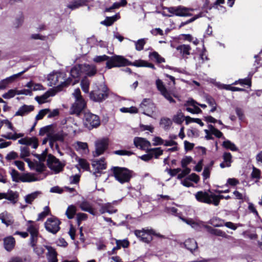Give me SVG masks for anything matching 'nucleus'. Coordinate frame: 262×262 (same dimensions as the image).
Masks as SVG:
<instances>
[{"label": "nucleus", "mask_w": 262, "mask_h": 262, "mask_svg": "<svg viewBox=\"0 0 262 262\" xmlns=\"http://www.w3.org/2000/svg\"><path fill=\"white\" fill-rule=\"evenodd\" d=\"M72 95L75 98V102L71 107L70 113L79 115L85 108L86 102L82 97L79 89H75Z\"/></svg>", "instance_id": "obj_1"}, {"label": "nucleus", "mask_w": 262, "mask_h": 262, "mask_svg": "<svg viewBox=\"0 0 262 262\" xmlns=\"http://www.w3.org/2000/svg\"><path fill=\"white\" fill-rule=\"evenodd\" d=\"M113 171L115 179L121 184L128 182L133 176V171L124 167H114Z\"/></svg>", "instance_id": "obj_2"}, {"label": "nucleus", "mask_w": 262, "mask_h": 262, "mask_svg": "<svg viewBox=\"0 0 262 262\" xmlns=\"http://www.w3.org/2000/svg\"><path fill=\"white\" fill-rule=\"evenodd\" d=\"M108 96V89L104 84L96 85L90 94V99L95 102H101Z\"/></svg>", "instance_id": "obj_3"}, {"label": "nucleus", "mask_w": 262, "mask_h": 262, "mask_svg": "<svg viewBox=\"0 0 262 262\" xmlns=\"http://www.w3.org/2000/svg\"><path fill=\"white\" fill-rule=\"evenodd\" d=\"M195 196L199 202L209 204H213L216 206L219 205V199L215 194H209L206 192L200 191L195 194Z\"/></svg>", "instance_id": "obj_4"}, {"label": "nucleus", "mask_w": 262, "mask_h": 262, "mask_svg": "<svg viewBox=\"0 0 262 262\" xmlns=\"http://www.w3.org/2000/svg\"><path fill=\"white\" fill-rule=\"evenodd\" d=\"M130 65V62L122 56L115 55L109 57V60L106 63V67L108 69L114 67H120Z\"/></svg>", "instance_id": "obj_5"}, {"label": "nucleus", "mask_w": 262, "mask_h": 262, "mask_svg": "<svg viewBox=\"0 0 262 262\" xmlns=\"http://www.w3.org/2000/svg\"><path fill=\"white\" fill-rule=\"evenodd\" d=\"M47 165L50 169L53 170L56 173L61 171L65 166V163L60 162L55 156L50 154L48 156Z\"/></svg>", "instance_id": "obj_6"}, {"label": "nucleus", "mask_w": 262, "mask_h": 262, "mask_svg": "<svg viewBox=\"0 0 262 262\" xmlns=\"http://www.w3.org/2000/svg\"><path fill=\"white\" fill-rule=\"evenodd\" d=\"M84 121L85 126L89 129L97 127L100 124L99 117L90 112L85 113Z\"/></svg>", "instance_id": "obj_7"}, {"label": "nucleus", "mask_w": 262, "mask_h": 262, "mask_svg": "<svg viewBox=\"0 0 262 262\" xmlns=\"http://www.w3.org/2000/svg\"><path fill=\"white\" fill-rule=\"evenodd\" d=\"M60 221L56 217L48 219L45 223L46 230L53 234L56 233L60 229Z\"/></svg>", "instance_id": "obj_8"}, {"label": "nucleus", "mask_w": 262, "mask_h": 262, "mask_svg": "<svg viewBox=\"0 0 262 262\" xmlns=\"http://www.w3.org/2000/svg\"><path fill=\"white\" fill-rule=\"evenodd\" d=\"M157 89L160 91L161 94L170 103H175V100L172 98L170 92L168 91L163 81L158 79L156 81Z\"/></svg>", "instance_id": "obj_9"}, {"label": "nucleus", "mask_w": 262, "mask_h": 262, "mask_svg": "<svg viewBox=\"0 0 262 262\" xmlns=\"http://www.w3.org/2000/svg\"><path fill=\"white\" fill-rule=\"evenodd\" d=\"M155 106L151 100L149 99H144L140 105L139 109L141 112L148 116H150L149 113L154 111Z\"/></svg>", "instance_id": "obj_10"}, {"label": "nucleus", "mask_w": 262, "mask_h": 262, "mask_svg": "<svg viewBox=\"0 0 262 262\" xmlns=\"http://www.w3.org/2000/svg\"><path fill=\"white\" fill-rule=\"evenodd\" d=\"M38 226L36 224L27 225V230L30 234V245L34 246L35 243H37L39 234Z\"/></svg>", "instance_id": "obj_11"}, {"label": "nucleus", "mask_w": 262, "mask_h": 262, "mask_svg": "<svg viewBox=\"0 0 262 262\" xmlns=\"http://www.w3.org/2000/svg\"><path fill=\"white\" fill-rule=\"evenodd\" d=\"M95 150L93 152V156L98 157L103 154L104 151L107 148V140L105 139L98 140L95 142Z\"/></svg>", "instance_id": "obj_12"}, {"label": "nucleus", "mask_w": 262, "mask_h": 262, "mask_svg": "<svg viewBox=\"0 0 262 262\" xmlns=\"http://www.w3.org/2000/svg\"><path fill=\"white\" fill-rule=\"evenodd\" d=\"M28 69L29 68H26L24 71L17 74H14L9 77H7L3 80H2L0 81V89L3 90L5 89L8 84L12 83L15 81H16L18 78H19V77L21 75H22L24 73L27 71Z\"/></svg>", "instance_id": "obj_13"}, {"label": "nucleus", "mask_w": 262, "mask_h": 262, "mask_svg": "<svg viewBox=\"0 0 262 262\" xmlns=\"http://www.w3.org/2000/svg\"><path fill=\"white\" fill-rule=\"evenodd\" d=\"M135 235L141 240L145 243H148L151 240L150 234H154V231L152 230H136L135 231Z\"/></svg>", "instance_id": "obj_14"}, {"label": "nucleus", "mask_w": 262, "mask_h": 262, "mask_svg": "<svg viewBox=\"0 0 262 262\" xmlns=\"http://www.w3.org/2000/svg\"><path fill=\"white\" fill-rule=\"evenodd\" d=\"M79 207L84 211L88 212L90 214L96 215L97 211L92 207V204L86 200L83 199L81 202H79Z\"/></svg>", "instance_id": "obj_15"}, {"label": "nucleus", "mask_w": 262, "mask_h": 262, "mask_svg": "<svg viewBox=\"0 0 262 262\" xmlns=\"http://www.w3.org/2000/svg\"><path fill=\"white\" fill-rule=\"evenodd\" d=\"M134 143L135 146L141 149L144 150L150 146V143L145 139L140 137H136L134 140Z\"/></svg>", "instance_id": "obj_16"}, {"label": "nucleus", "mask_w": 262, "mask_h": 262, "mask_svg": "<svg viewBox=\"0 0 262 262\" xmlns=\"http://www.w3.org/2000/svg\"><path fill=\"white\" fill-rule=\"evenodd\" d=\"M81 72L84 73L87 76L91 77L95 75L97 72L96 67L93 64H81Z\"/></svg>", "instance_id": "obj_17"}, {"label": "nucleus", "mask_w": 262, "mask_h": 262, "mask_svg": "<svg viewBox=\"0 0 262 262\" xmlns=\"http://www.w3.org/2000/svg\"><path fill=\"white\" fill-rule=\"evenodd\" d=\"M18 142L22 145H32V147L34 149H36L38 145V140L36 137L22 138Z\"/></svg>", "instance_id": "obj_18"}, {"label": "nucleus", "mask_w": 262, "mask_h": 262, "mask_svg": "<svg viewBox=\"0 0 262 262\" xmlns=\"http://www.w3.org/2000/svg\"><path fill=\"white\" fill-rule=\"evenodd\" d=\"M62 78V74L59 72L50 74L48 77L49 81V86H53L57 85L59 80Z\"/></svg>", "instance_id": "obj_19"}, {"label": "nucleus", "mask_w": 262, "mask_h": 262, "mask_svg": "<svg viewBox=\"0 0 262 262\" xmlns=\"http://www.w3.org/2000/svg\"><path fill=\"white\" fill-rule=\"evenodd\" d=\"M223 162L220 164V166L222 168L225 167H229L231 166L232 162V156L229 152H225L223 155Z\"/></svg>", "instance_id": "obj_20"}, {"label": "nucleus", "mask_w": 262, "mask_h": 262, "mask_svg": "<svg viewBox=\"0 0 262 262\" xmlns=\"http://www.w3.org/2000/svg\"><path fill=\"white\" fill-rule=\"evenodd\" d=\"M92 167L95 170L94 173H98L100 170L105 169L106 168V163L103 158L99 160H94L92 164Z\"/></svg>", "instance_id": "obj_21"}, {"label": "nucleus", "mask_w": 262, "mask_h": 262, "mask_svg": "<svg viewBox=\"0 0 262 262\" xmlns=\"http://www.w3.org/2000/svg\"><path fill=\"white\" fill-rule=\"evenodd\" d=\"M15 240L12 236H8L4 239V245L5 249L8 251H11L14 247Z\"/></svg>", "instance_id": "obj_22"}, {"label": "nucleus", "mask_w": 262, "mask_h": 262, "mask_svg": "<svg viewBox=\"0 0 262 262\" xmlns=\"http://www.w3.org/2000/svg\"><path fill=\"white\" fill-rule=\"evenodd\" d=\"M48 250L47 259L48 262H57V252L51 246H46Z\"/></svg>", "instance_id": "obj_23"}, {"label": "nucleus", "mask_w": 262, "mask_h": 262, "mask_svg": "<svg viewBox=\"0 0 262 262\" xmlns=\"http://www.w3.org/2000/svg\"><path fill=\"white\" fill-rule=\"evenodd\" d=\"M68 134L64 132L62 129L58 130L56 133L53 132L52 134L50 135L53 140L56 141H60L61 142L64 141V138Z\"/></svg>", "instance_id": "obj_24"}, {"label": "nucleus", "mask_w": 262, "mask_h": 262, "mask_svg": "<svg viewBox=\"0 0 262 262\" xmlns=\"http://www.w3.org/2000/svg\"><path fill=\"white\" fill-rule=\"evenodd\" d=\"M76 150L82 154H86L89 152L88 145L85 142H76L74 144Z\"/></svg>", "instance_id": "obj_25"}, {"label": "nucleus", "mask_w": 262, "mask_h": 262, "mask_svg": "<svg viewBox=\"0 0 262 262\" xmlns=\"http://www.w3.org/2000/svg\"><path fill=\"white\" fill-rule=\"evenodd\" d=\"M18 196V193L16 191H13L12 190H8L5 193V199L13 204L17 202Z\"/></svg>", "instance_id": "obj_26"}, {"label": "nucleus", "mask_w": 262, "mask_h": 262, "mask_svg": "<svg viewBox=\"0 0 262 262\" xmlns=\"http://www.w3.org/2000/svg\"><path fill=\"white\" fill-rule=\"evenodd\" d=\"M34 107L32 105H24L20 107L18 110L15 113V116H24L32 111Z\"/></svg>", "instance_id": "obj_27"}, {"label": "nucleus", "mask_w": 262, "mask_h": 262, "mask_svg": "<svg viewBox=\"0 0 262 262\" xmlns=\"http://www.w3.org/2000/svg\"><path fill=\"white\" fill-rule=\"evenodd\" d=\"M185 247L191 252L198 249V244L196 241L192 238H188L184 243Z\"/></svg>", "instance_id": "obj_28"}, {"label": "nucleus", "mask_w": 262, "mask_h": 262, "mask_svg": "<svg viewBox=\"0 0 262 262\" xmlns=\"http://www.w3.org/2000/svg\"><path fill=\"white\" fill-rule=\"evenodd\" d=\"M193 11V9L187 8L183 6H178V16L186 17L190 16L192 14L190 11Z\"/></svg>", "instance_id": "obj_29"}, {"label": "nucleus", "mask_w": 262, "mask_h": 262, "mask_svg": "<svg viewBox=\"0 0 262 262\" xmlns=\"http://www.w3.org/2000/svg\"><path fill=\"white\" fill-rule=\"evenodd\" d=\"M205 228L207 229L208 231L211 234L225 238L227 237V236L226 233L221 230L213 228L209 226H205Z\"/></svg>", "instance_id": "obj_30"}, {"label": "nucleus", "mask_w": 262, "mask_h": 262, "mask_svg": "<svg viewBox=\"0 0 262 262\" xmlns=\"http://www.w3.org/2000/svg\"><path fill=\"white\" fill-rule=\"evenodd\" d=\"M38 179L35 177V175L31 173H23L21 180L22 182H31L38 181Z\"/></svg>", "instance_id": "obj_31"}, {"label": "nucleus", "mask_w": 262, "mask_h": 262, "mask_svg": "<svg viewBox=\"0 0 262 262\" xmlns=\"http://www.w3.org/2000/svg\"><path fill=\"white\" fill-rule=\"evenodd\" d=\"M40 194H41V192L37 191L27 195L25 197V202L27 204H31Z\"/></svg>", "instance_id": "obj_32"}, {"label": "nucleus", "mask_w": 262, "mask_h": 262, "mask_svg": "<svg viewBox=\"0 0 262 262\" xmlns=\"http://www.w3.org/2000/svg\"><path fill=\"white\" fill-rule=\"evenodd\" d=\"M86 2L85 0H75L72 2L68 5L67 7L68 8L73 10L84 5Z\"/></svg>", "instance_id": "obj_33"}, {"label": "nucleus", "mask_w": 262, "mask_h": 262, "mask_svg": "<svg viewBox=\"0 0 262 262\" xmlns=\"http://www.w3.org/2000/svg\"><path fill=\"white\" fill-rule=\"evenodd\" d=\"M29 89L34 91L43 90L44 88L43 86L40 83H35L33 81H30L28 82L26 85Z\"/></svg>", "instance_id": "obj_34"}, {"label": "nucleus", "mask_w": 262, "mask_h": 262, "mask_svg": "<svg viewBox=\"0 0 262 262\" xmlns=\"http://www.w3.org/2000/svg\"><path fill=\"white\" fill-rule=\"evenodd\" d=\"M53 125H50L41 128L39 133V135L43 136L47 134L48 136L49 135H52L53 132Z\"/></svg>", "instance_id": "obj_35"}, {"label": "nucleus", "mask_w": 262, "mask_h": 262, "mask_svg": "<svg viewBox=\"0 0 262 262\" xmlns=\"http://www.w3.org/2000/svg\"><path fill=\"white\" fill-rule=\"evenodd\" d=\"M119 17V16L117 14L112 17H106L104 20L101 22V24L106 26H111Z\"/></svg>", "instance_id": "obj_36"}, {"label": "nucleus", "mask_w": 262, "mask_h": 262, "mask_svg": "<svg viewBox=\"0 0 262 262\" xmlns=\"http://www.w3.org/2000/svg\"><path fill=\"white\" fill-rule=\"evenodd\" d=\"M222 146L226 149H230L232 151H235L238 150V148L235 146V145L233 143L231 142L230 141L228 140L223 142Z\"/></svg>", "instance_id": "obj_37"}, {"label": "nucleus", "mask_w": 262, "mask_h": 262, "mask_svg": "<svg viewBox=\"0 0 262 262\" xmlns=\"http://www.w3.org/2000/svg\"><path fill=\"white\" fill-rule=\"evenodd\" d=\"M177 50H180L183 56L189 55L191 48L189 45H183L177 47Z\"/></svg>", "instance_id": "obj_38"}, {"label": "nucleus", "mask_w": 262, "mask_h": 262, "mask_svg": "<svg viewBox=\"0 0 262 262\" xmlns=\"http://www.w3.org/2000/svg\"><path fill=\"white\" fill-rule=\"evenodd\" d=\"M12 181L15 182H20L21 180L22 174L19 173L17 170L12 169L10 172Z\"/></svg>", "instance_id": "obj_39"}, {"label": "nucleus", "mask_w": 262, "mask_h": 262, "mask_svg": "<svg viewBox=\"0 0 262 262\" xmlns=\"http://www.w3.org/2000/svg\"><path fill=\"white\" fill-rule=\"evenodd\" d=\"M76 207L73 205H71L69 206L68 208H67L66 214L68 219H72L74 217L76 213Z\"/></svg>", "instance_id": "obj_40"}, {"label": "nucleus", "mask_w": 262, "mask_h": 262, "mask_svg": "<svg viewBox=\"0 0 262 262\" xmlns=\"http://www.w3.org/2000/svg\"><path fill=\"white\" fill-rule=\"evenodd\" d=\"M81 72V65L75 66L71 70V76L73 78H78L80 75Z\"/></svg>", "instance_id": "obj_41"}, {"label": "nucleus", "mask_w": 262, "mask_h": 262, "mask_svg": "<svg viewBox=\"0 0 262 262\" xmlns=\"http://www.w3.org/2000/svg\"><path fill=\"white\" fill-rule=\"evenodd\" d=\"M20 157L21 159L25 160L26 157H29L30 155V149L27 146L20 147Z\"/></svg>", "instance_id": "obj_42"}, {"label": "nucleus", "mask_w": 262, "mask_h": 262, "mask_svg": "<svg viewBox=\"0 0 262 262\" xmlns=\"http://www.w3.org/2000/svg\"><path fill=\"white\" fill-rule=\"evenodd\" d=\"M81 87L83 91L88 93L89 91L90 81L86 78L82 79L81 81Z\"/></svg>", "instance_id": "obj_43"}, {"label": "nucleus", "mask_w": 262, "mask_h": 262, "mask_svg": "<svg viewBox=\"0 0 262 262\" xmlns=\"http://www.w3.org/2000/svg\"><path fill=\"white\" fill-rule=\"evenodd\" d=\"M52 95L50 94L49 91L47 92L44 95L41 96H36L35 100L40 104L46 102L47 99Z\"/></svg>", "instance_id": "obj_44"}, {"label": "nucleus", "mask_w": 262, "mask_h": 262, "mask_svg": "<svg viewBox=\"0 0 262 262\" xmlns=\"http://www.w3.org/2000/svg\"><path fill=\"white\" fill-rule=\"evenodd\" d=\"M136 47V49L137 51H141L143 49L144 46L146 43V39H140L136 41H134Z\"/></svg>", "instance_id": "obj_45"}, {"label": "nucleus", "mask_w": 262, "mask_h": 262, "mask_svg": "<svg viewBox=\"0 0 262 262\" xmlns=\"http://www.w3.org/2000/svg\"><path fill=\"white\" fill-rule=\"evenodd\" d=\"M160 124L165 129H168L172 124L171 121L168 118H162L160 120Z\"/></svg>", "instance_id": "obj_46"}, {"label": "nucleus", "mask_w": 262, "mask_h": 262, "mask_svg": "<svg viewBox=\"0 0 262 262\" xmlns=\"http://www.w3.org/2000/svg\"><path fill=\"white\" fill-rule=\"evenodd\" d=\"M149 150L152 157H153L154 156L156 158H158L160 156L163 154V150L160 147L151 148L149 149Z\"/></svg>", "instance_id": "obj_47"}, {"label": "nucleus", "mask_w": 262, "mask_h": 262, "mask_svg": "<svg viewBox=\"0 0 262 262\" xmlns=\"http://www.w3.org/2000/svg\"><path fill=\"white\" fill-rule=\"evenodd\" d=\"M35 243L34 246H31L33 248V251L38 256H41L45 252L43 248L41 246L36 245Z\"/></svg>", "instance_id": "obj_48"}, {"label": "nucleus", "mask_w": 262, "mask_h": 262, "mask_svg": "<svg viewBox=\"0 0 262 262\" xmlns=\"http://www.w3.org/2000/svg\"><path fill=\"white\" fill-rule=\"evenodd\" d=\"M151 58H154L158 63H162L165 62V59L161 57L157 52H153L150 54Z\"/></svg>", "instance_id": "obj_49"}, {"label": "nucleus", "mask_w": 262, "mask_h": 262, "mask_svg": "<svg viewBox=\"0 0 262 262\" xmlns=\"http://www.w3.org/2000/svg\"><path fill=\"white\" fill-rule=\"evenodd\" d=\"M78 162L79 165L85 170H88L90 168L89 164L87 161L84 159L78 158Z\"/></svg>", "instance_id": "obj_50"}, {"label": "nucleus", "mask_w": 262, "mask_h": 262, "mask_svg": "<svg viewBox=\"0 0 262 262\" xmlns=\"http://www.w3.org/2000/svg\"><path fill=\"white\" fill-rule=\"evenodd\" d=\"M50 209L48 206L45 207L43 208V211L38 214L37 221L43 220L47 215L50 213Z\"/></svg>", "instance_id": "obj_51"}, {"label": "nucleus", "mask_w": 262, "mask_h": 262, "mask_svg": "<svg viewBox=\"0 0 262 262\" xmlns=\"http://www.w3.org/2000/svg\"><path fill=\"white\" fill-rule=\"evenodd\" d=\"M18 91L16 90H10L8 92L3 95V97L5 99H10L13 97L15 95H17Z\"/></svg>", "instance_id": "obj_52"}, {"label": "nucleus", "mask_w": 262, "mask_h": 262, "mask_svg": "<svg viewBox=\"0 0 262 262\" xmlns=\"http://www.w3.org/2000/svg\"><path fill=\"white\" fill-rule=\"evenodd\" d=\"M208 128L211 133L215 136L217 138H221L223 136V134L217 129L215 128L213 125H209Z\"/></svg>", "instance_id": "obj_53"}, {"label": "nucleus", "mask_w": 262, "mask_h": 262, "mask_svg": "<svg viewBox=\"0 0 262 262\" xmlns=\"http://www.w3.org/2000/svg\"><path fill=\"white\" fill-rule=\"evenodd\" d=\"M6 219V226H8L12 225L14 223V220L12 216L7 212H3Z\"/></svg>", "instance_id": "obj_54"}, {"label": "nucleus", "mask_w": 262, "mask_h": 262, "mask_svg": "<svg viewBox=\"0 0 262 262\" xmlns=\"http://www.w3.org/2000/svg\"><path fill=\"white\" fill-rule=\"evenodd\" d=\"M260 170L259 169L253 166L252 168V171L251 174V178L253 179H259L260 178Z\"/></svg>", "instance_id": "obj_55"}, {"label": "nucleus", "mask_w": 262, "mask_h": 262, "mask_svg": "<svg viewBox=\"0 0 262 262\" xmlns=\"http://www.w3.org/2000/svg\"><path fill=\"white\" fill-rule=\"evenodd\" d=\"M50 112V109L46 108L40 110L38 114L36 116L35 119L37 122V120L41 119L43 117Z\"/></svg>", "instance_id": "obj_56"}, {"label": "nucleus", "mask_w": 262, "mask_h": 262, "mask_svg": "<svg viewBox=\"0 0 262 262\" xmlns=\"http://www.w3.org/2000/svg\"><path fill=\"white\" fill-rule=\"evenodd\" d=\"M35 164V170L36 171L41 172L45 170L46 166L43 163L36 161Z\"/></svg>", "instance_id": "obj_57"}, {"label": "nucleus", "mask_w": 262, "mask_h": 262, "mask_svg": "<svg viewBox=\"0 0 262 262\" xmlns=\"http://www.w3.org/2000/svg\"><path fill=\"white\" fill-rule=\"evenodd\" d=\"M181 219L188 225H190L193 228H196L199 226V223L195 222L192 219H186L183 217H181Z\"/></svg>", "instance_id": "obj_58"}, {"label": "nucleus", "mask_w": 262, "mask_h": 262, "mask_svg": "<svg viewBox=\"0 0 262 262\" xmlns=\"http://www.w3.org/2000/svg\"><path fill=\"white\" fill-rule=\"evenodd\" d=\"M109 60V56L103 55L101 56H96L94 57L93 60L95 62H101L103 61H108Z\"/></svg>", "instance_id": "obj_59"}, {"label": "nucleus", "mask_w": 262, "mask_h": 262, "mask_svg": "<svg viewBox=\"0 0 262 262\" xmlns=\"http://www.w3.org/2000/svg\"><path fill=\"white\" fill-rule=\"evenodd\" d=\"M184 119L185 116L182 113L178 114L173 118L174 122L178 124H181Z\"/></svg>", "instance_id": "obj_60"}, {"label": "nucleus", "mask_w": 262, "mask_h": 262, "mask_svg": "<svg viewBox=\"0 0 262 262\" xmlns=\"http://www.w3.org/2000/svg\"><path fill=\"white\" fill-rule=\"evenodd\" d=\"M192 158L190 157H186L181 161V166L183 168L187 167V166L191 162Z\"/></svg>", "instance_id": "obj_61"}, {"label": "nucleus", "mask_w": 262, "mask_h": 262, "mask_svg": "<svg viewBox=\"0 0 262 262\" xmlns=\"http://www.w3.org/2000/svg\"><path fill=\"white\" fill-rule=\"evenodd\" d=\"M165 9L167 10L168 12L171 13L172 15L178 16V6L166 7Z\"/></svg>", "instance_id": "obj_62"}, {"label": "nucleus", "mask_w": 262, "mask_h": 262, "mask_svg": "<svg viewBox=\"0 0 262 262\" xmlns=\"http://www.w3.org/2000/svg\"><path fill=\"white\" fill-rule=\"evenodd\" d=\"M88 217L86 214L83 213H78L77 214V220L78 225H80L82 221L85 220Z\"/></svg>", "instance_id": "obj_63"}, {"label": "nucleus", "mask_w": 262, "mask_h": 262, "mask_svg": "<svg viewBox=\"0 0 262 262\" xmlns=\"http://www.w3.org/2000/svg\"><path fill=\"white\" fill-rule=\"evenodd\" d=\"M105 208H106L107 212L108 213H113L117 212V209H115L111 203H107L105 204Z\"/></svg>", "instance_id": "obj_64"}]
</instances>
